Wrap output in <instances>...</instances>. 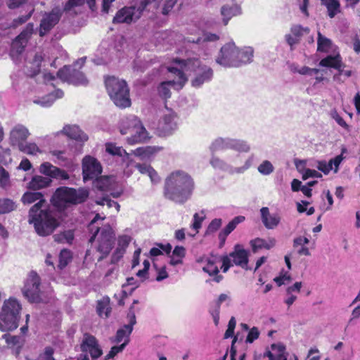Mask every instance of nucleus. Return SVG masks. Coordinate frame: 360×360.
<instances>
[{"label":"nucleus","mask_w":360,"mask_h":360,"mask_svg":"<svg viewBox=\"0 0 360 360\" xmlns=\"http://www.w3.org/2000/svg\"><path fill=\"white\" fill-rule=\"evenodd\" d=\"M319 65L326 68H333L336 69L339 73L345 77H349L352 75V71L349 70H344L345 65L342 62V58L339 53L332 56L329 55L321 60Z\"/></svg>","instance_id":"obj_19"},{"label":"nucleus","mask_w":360,"mask_h":360,"mask_svg":"<svg viewBox=\"0 0 360 360\" xmlns=\"http://www.w3.org/2000/svg\"><path fill=\"white\" fill-rule=\"evenodd\" d=\"M210 163L216 169H219L228 172L229 169H230V165L219 158L214 156V155H212L210 160Z\"/></svg>","instance_id":"obj_38"},{"label":"nucleus","mask_w":360,"mask_h":360,"mask_svg":"<svg viewBox=\"0 0 360 360\" xmlns=\"http://www.w3.org/2000/svg\"><path fill=\"white\" fill-rule=\"evenodd\" d=\"M160 0H141L139 6H124L120 9L112 19L114 24H131L136 22L141 16L147 6Z\"/></svg>","instance_id":"obj_9"},{"label":"nucleus","mask_w":360,"mask_h":360,"mask_svg":"<svg viewBox=\"0 0 360 360\" xmlns=\"http://www.w3.org/2000/svg\"><path fill=\"white\" fill-rule=\"evenodd\" d=\"M259 334L260 333L259 329L255 326L252 327L251 329L249 330L248 334L245 340V342L252 343L255 340L259 338Z\"/></svg>","instance_id":"obj_53"},{"label":"nucleus","mask_w":360,"mask_h":360,"mask_svg":"<svg viewBox=\"0 0 360 360\" xmlns=\"http://www.w3.org/2000/svg\"><path fill=\"white\" fill-rule=\"evenodd\" d=\"M59 133L65 134L70 139L82 142L88 139V136L76 125H66Z\"/></svg>","instance_id":"obj_24"},{"label":"nucleus","mask_w":360,"mask_h":360,"mask_svg":"<svg viewBox=\"0 0 360 360\" xmlns=\"http://www.w3.org/2000/svg\"><path fill=\"white\" fill-rule=\"evenodd\" d=\"M291 277L288 273H285L283 275H280L279 276L276 277L274 281L276 283L278 286H281L283 284H285V282L290 281Z\"/></svg>","instance_id":"obj_62"},{"label":"nucleus","mask_w":360,"mask_h":360,"mask_svg":"<svg viewBox=\"0 0 360 360\" xmlns=\"http://www.w3.org/2000/svg\"><path fill=\"white\" fill-rule=\"evenodd\" d=\"M9 182V174L2 167H0V185L6 186Z\"/></svg>","instance_id":"obj_58"},{"label":"nucleus","mask_w":360,"mask_h":360,"mask_svg":"<svg viewBox=\"0 0 360 360\" xmlns=\"http://www.w3.org/2000/svg\"><path fill=\"white\" fill-rule=\"evenodd\" d=\"M321 4L327 8L328 14L330 18L340 12V4L338 0H321Z\"/></svg>","instance_id":"obj_34"},{"label":"nucleus","mask_w":360,"mask_h":360,"mask_svg":"<svg viewBox=\"0 0 360 360\" xmlns=\"http://www.w3.org/2000/svg\"><path fill=\"white\" fill-rule=\"evenodd\" d=\"M89 196V191L84 188L76 190L68 187H60L56 189L51 198L53 206L58 209H64L70 204L84 202Z\"/></svg>","instance_id":"obj_5"},{"label":"nucleus","mask_w":360,"mask_h":360,"mask_svg":"<svg viewBox=\"0 0 360 360\" xmlns=\"http://www.w3.org/2000/svg\"><path fill=\"white\" fill-rule=\"evenodd\" d=\"M331 117L342 128L347 131H349V126L346 123L343 118L338 113L336 110H333L330 113Z\"/></svg>","instance_id":"obj_54"},{"label":"nucleus","mask_w":360,"mask_h":360,"mask_svg":"<svg viewBox=\"0 0 360 360\" xmlns=\"http://www.w3.org/2000/svg\"><path fill=\"white\" fill-rule=\"evenodd\" d=\"M39 172L46 176L39 175L34 176L28 184V188L30 189L36 191L49 186L52 182L51 178L59 180H67L70 177L66 171L48 162H44L40 165Z\"/></svg>","instance_id":"obj_4"},{"label":"nucleus","mask_w":360,"mask_h":360,"mask_svg":"<svg viewBox=\"0 0 360 360\" xmlns=\"http://www.w3.org/2000/svg\"><path fill=\"white\" fill-rule=\"evenodd\" d=\"M99 219H103V218H101L100 217V215L98 214H97L94 218L91 220V223L89 224V229L90 231H94V230L95 229L94 231V233L92 235V236L89 239V242L90 243H92L94 240H95V238L98 233V232L100 230V228L98 226H95V223L99 220Z\"/></svg>","instance_id":"obj_51"},{"label":"nucleus","mask_w":360,"mask_h":360,"mask_svg":"<svg viewBox=\"0 0 360 360\" xmlns=\"http://www.w3.org/2000/svg\"><path fill=\"white\" fill-rule=\"evenodd\" d=\"M316 167L319 170L321 171L325 174H328L333 169L331 164H330L329 162H326V161H319Z\"/></svg>","instance_id":"obj_60"},{"label":"nucleus","mask_w":360,"mask_h":360,"mask_svg":"<svg viewBox=\"0 0 360 360\" xmlns=\"http://www.w3.org/2000/svg\"><path fill=\"white\" fill-rule=\"evenodd\" d=\"M252 161H253V156L252 155L245 161L244 165L242 167H233L230 165V169H229L228 172L231 174H242L251 167V165L252 164Z\"/></svg>","instance_id":"obj_43"},{"label":"nucleus","mask_w":360,"mask_h":360,"mask_svg":"<svg viewBox=\"0 0 360 360\" xmlns=\"http://www.w3.org/2000/svg\"><path fill=\"white\" fill-rule=\"evenodd\" d=\"M63 12V10L60 7H55L50 12H45L43 14L39 27V34L41 37L48 34L58 23Z\"/></svg>","instance_id":"obj_12"},{"label":"nucleus","mask_w":360,"mask_h":360,"mask_svg":"<svg viewBox=\"0 0 360 360\" xmlns=\"http://www.w3.org/2000/svg\"><path fill=\"white\" fill-rule=\"evenodd\" d=\"M205 262L206 264L202 267L203 271L211 276H214L213 281L216 283H219L223 279V276L219 274V270L216 265V259L214 257L205 258Z\"/></svg>","instance_id":"obj_28"},{"label":"nucleus","mask_w":360,"mask_h":360,"mask_svg":"<svg viewBox=\"0 0 360 360\" xmlns=\"http://www.w3.org/2000/svg\"><path fill=\"white\" fill-rule=\"evenodd\" d=\"M72 260V255L70 250L63 249L60 251L59 255V264L58 267L62 269L65 268L69 262Z\"/></svg>","instance_id":"obj_41"},{"label":"nucleus","mask_w":360,"mask_h":360,"mask_svg":"<svg viewBox=\"0 0 360 360\" xmlns=\"http://www.w3.org/2000/svg\"><path fill=\"white\" fill-rule=\"evenodd\" d=\"M310 177L321 178L322 177V174L314 169H306L302 174V179L306 180Z\"/></svg>","instance_id":"obj_57"},{"label":"nucleus","mask_w":360,"mask_h":360,"mask_svg":"<svg viewBox=\"0 0 360 360\" xmlns=\"http://www.w3.org/2000/svg\"><path fill=\"white\" fill-rule=\"evenodd\" d=\"M126 347L124 345H115L111 347L109 353L105 356L104 360L113 359L117 354L122 352Z\"/></svg>","instance_id":"obj_52"},{"label":"nucleus","mask_w":360,"mask_h":360,"mask_svg":"<svg viewBox=\"0 0 360 360\" xmlns=\"http://www.w3.org/2000/svg\"><path fill=\"white\" fill-rule=\"evenodd\" d=\"M34 32L33 23H28L21 33L13 41L11 48L18 53H21Z\"/></svg>","instance_id":"obj_20"},{"label":"nucleus","mask_w":360,"mask_h":360,"mask_svg":"<svg viewBox=\"0 0 360 360\" xmlns=\"http://www.w3.org/2000/svg\"><path fill=\"white\" fill-rule=\"evenodd\" d=\"M33 9L30 11L27 15L19 16L18 18L13 19L10 27H16L23 23H25L32 15Z\"/></svg>","instance_id":"obj_55"},{"label":"nucleus","mask_w":360,"mask_h":360,"mask_svg":"<svg viewBox=\"0 0 360 360\" xmlns=\"http://www.w3.org/2000/svg\"><path fill=\"white\" fill-rule=\"evenodd\" d=\"M232 260V263L236 266H240L243 269L248 270V251L245 250L240 245L237 244L234 246V250L229 255Z\"/></svg>","instance_id":"obj_21"},{"label":"nucleus","mask_w":360,"mask_h":360,"mask_svg":"<svg viewBox=\"0 0 360 360\" xmlns=\"http://www.w3.org/2000/svg\"><path fill=\"white\" fill-rule=\"evenodd\" d=\"M112 178L109 176H102L97 181L96 186L99 190L108 191L112 184Z\"/></svg>","instance_id":"obj_47"},{"label":"nucleus","mask_w":360,"mask_h":360,"mask_svg":"<svg viewBox=\"0 0 360 360\" xmlns=\"http://www.w3.org/2000/svg\"><path fill=\"white\" fill-rule=\"evenodd\" d=\"M254 51L250 46L239 49V55L237 57V67L246 65L252 61Z\"/></svg>","instance_id":"obj_31"},{"label":"nucleus","mask_w":360,"mask_h":360,"mask_svg":"<svg viewBox=\"0 0 360 360\" xmlns=\"http://www.w3.org/2000/svg\"><path fill=\"white\" fill-rule=\"evenodd\" d=\"M115 240V234L109 226H105L101 229V236L99 238V245L98 251L101 252L103 256H101L98 260L103 259L104 256L109 254L112 248Z\"/></svg>","instance_id":"obj_18"},{"label":"nucleus","mask_w":360,"mask_h":360,"mask_svg":"<svg viewBox=\"0 0 360 360\" xmlns=\"http://www.w3.org/2000/svg\"><path fill=\"white\" fill-rule=\"evenodd\" d=\"M63 91L60 89H57L54 92L49 94L43 97L36 98L33 101L34 103L40 105L41 107H50L57 98H60L63 96Z\"/></svg>","instance_id":"obj_26"},{"label":"nucleus","mask_w":360,"mask_h":360,"mask_svg":"<svg viewBox=\"0 0 360 360\" xmlns=\"http://www.w3.org/2000/svg\"><path fill=\"white\" fill-rule=\"evenodd\" d=\"M131 241V237L127 235H123L118 238V247L117 248H122L125 252L126 248L129 245Z\"/></svg>","instance_id":"obj_56"},{"label":"nucleus","mask_w":360,"mask_h":360,"mask_svg":"<svg viewBox=\"0 0 360 360\" xmlns=\"http://www.w3.org/2000/svg\"><path fill=\"white\" fill-rule=\"evenodd\" d=\"M258 172L263 175H269L274 170V167L269 160L263 161L257 168Z\"/></svg>","instance_id":"obj_46"},{"label":"nucleus","mask_w":360,"mask_h":360,"mask_svg":"<svg viewBox=\"0 0 360 360\" xmlns=\"http://www.w3.org/2000/svg\"><path fill=\"white\" fill-rule=\"evenodd\" d=\"M44 56L41 52H37L34 54L32 61L26 65L27 69L26 73L30 77H34L40 72L41 63L43 61Z\"/></svg>","instance_id":"obj_27"},{"label":"nucleus","mask_w":360,"mask_h":360,"mask_svg":"<svg viewBox=\"0 0 360 360\" xmlns=\"http://www.w3.org/2000/svg\"><path fill=\"white\" fill-rule=\"evenodd\" d=\"M205 219V213L204 210H202L200 213H195L193 215V224L191 227L198 232V230L202 226V223Z\"/></svg>","instance_id":"obj_45"},{"label":"nucleus","mask_w":360,"mask_h":360,"mask_svg":"<svg viewBox=\"0 0 360 360\" xmlns=\"http://www.w3.org/2000/svg\"><path fill=\"white\" fill-rule=\"evenodd\" d=\"M18 149L28 155H36L40 152L39 147L34 143H25V141L18 146Z\"/></svg>","instance_id":"obj_39"},{"label":"nucleus","mask_w":360,"mask_h":360,"mask_svg":"<svg viewBox=\"0 0 360 360\" xmlns=\"http://www.w3.org/2000/svg\"><path fill=\"white\" fill-rule=\"evenodd\" d=\"M124 252L122 248H116L111 257V263L116 264L122 257Z\"/></svg>","instance_id":"obj_63"},{"label":"nucleus","mask_w":360,"mask_h":360,"mask_svg":"<svg viewBox=\"0 0 360 360\" xmlns=\"http://www.w3.org/2000/svg\"><path fill=\"white\" fill-rule=\"evenodd\" d=\"M275 244L276 240L274 238H270L269 241H266L265 240L259 238L251 240V245L254 252H256L257 250L262 248L269 250L273 248Z\"/></svg>","instance_id":"obj_33"},{"label":"nucleus","mask_w":360,"mask_h":360,"mask_svg":"<svg viewBox=\"0 0 360 360\" xmlns=\"http://www.w3.org/2000/svg\"><path fill=\"white\" fill-rule=\"evenodd\" d=\"M102 172L100 162L94 158L86 155L82 160V174L84 181L97 178Z\"/></svg>","instance_id":"obj_16"},{"label":"nucleus","mask_w":360,"mask_h":360,"mask_svg":"<svg viewBox=\"0 0 360 360\" xmlns=\"http://www.w3.org/2000/svg\"><path fill=\"white\" fill-rule=\"evenodd\" d=\"M75 65L74 66L65 65L58 71V77L63 82L75 86H86L89 83L88 79L83 72L75 68Z\"/></svg>","instance_id":"obj_11"},{"label":"nucleus","mask_w":360,"mask_h":360,"mask_svg":"<svg viewBox=\"0 0 360 360\" xmlns=\"http://www.w3.org/2000/svg\"><path fill=\"white\" fill-rule=\"evenodd\" d=\"M240 7L237 4L231 6L225 5L221 8V14L223 16V22L224 25L228 24L229 20L233 16L240 13Z\"/></svg>","instance_id":"obj_30"},{"label":"nucleus","mask_w":360,"mask_h":360,"mask_svg":"<svg viewBox=\"0 0 360 360\" xmlns=\"http://www.w3.org/2000/svg\"><path fill=\"white\" fill-rule=\"evenodd\" d=\"M15 209V203L10 199L0 200V214L8 213Z\"/></svg>","instance_id":"obj_44"},{"label":"nucleus","mask_w":360,"mask_h":360,"mask_svg":"<svg viewBox=\"0 0 360 360\" xmlns=\"http://www.w3.org/2000/svg\"><path fill=\"white\" fill-rule=\"evenodd\" d=\"M245 220V217L238 216L234 217L221 231L226 235H229L236 227V226Z\"/></svg>","instance_id":"obj_40"},{"label":"nucleus","mask_w":360,"mask_h":360,"mask_svg":"<svg viewBox=\"0 0 360 360\" xmlns=\"http://www.w3.org/2000/svg\"><path fill=\"white\" fill-rule=\"evenodd\" d=\"M221 260L222 262V271L226 273L229 269V268L233 265V264L228 255L223 256Z\"/></svg>","instance_id":"obj_61"},{"label":"nucleus","mask_w":360,"mask_h":360,"mask_svg":"<svg viewBox=\"0 0 360 360\" xmlns=\"http://www.w3.org/2000/svg\"><path fill=\"white\" fill-rule=\"evenodd\" d=\"M160 127L165 134H170L176 128L175 116L172 113L164 115L160 122Z\"/></svg>","instance_id":"obj_29"},{"label":"nucleus","mask_w":360,"mask_h":360,"mask_svg":"<svg viewBox=\"0 0 360 360\" xmlns=\"http://www.w3.org/2000/svg\"><path fill=\"white\" fill-rule=\"evenodd\" d=\"M120 131L122 134H131L127 139L130 144L145 141L148 139L146 129L135 115H130L123 117L120 123Z\"/></svg>","instance_id":"obj_7"},{"label":"nucleus","mask_w":360,"mask_h":360,"mask_svg":"<svg viewBox=\"0 0 360 360\" xmlns=\"http://www.w3.org/2000/svg\"><path fill=\"white\" fill-rule=\"evenodd\" d=\"M127 319L128 323L118 329L115 337L110 338L112 343L119 344L123 342L121 345H124L125 347L129 344V336L133 331L134 326L136 323L135 311L133 310V307H130Z\"/></svg>","instance_id":"obj_13"},{"label":"nucleus","mask_w":360,"mask_h":360,"mask_svg":"<svg viewBox=\"0 0 360 360\" xmlns=\"http://www.w3.org/2000/svg\"><path fill=\"white\" fill-rule=\"evenodd\" d=\"M96 203L100 205H106L108 207H115L117 212L120 211V206L118 202L111 200L108 195L103 196L99 200H96Z\"/></svg>","instance_id":"obj_48"},{"label":"nucleus","mask_w":360,"mask_h":360,"mask_svg":"<svg viewBox=\"0 0 360 360\" xmlns=\"http://www.w3.org/2000/svg\"><path fill=\"white\" fill-rule=\"evenodd\" d=\"M238 55H239V49L233 42H229L221 48L216 62L224 67H237Z\"/></svg>","instance_id":"obj_14"},{"label":"nucleus","mask_w":360,"mask_h":360,"mask_svg":"<svg viewBox=\"0 0 360 360\" xmlns=\"http://www.w3.org/2000/svg\"><path fill=\"white\" fill-rule=\"evenodd\" d=\"M30 136L29 130L22 124H16L10 132V141L13 146H18Z\"/></svg>","instance_id":"obj_22"},{"label":"nucleus","mask_w":360,"mask_h":360,"mask_svg":"<svg viewBox=\"0 0 360 360\" xmlns=\"http://www.w3.org/2000/svg\"><path fill=\"white\" fill-rule=\"evenodd\" d=\"M28 223L32 224L36 233L43 237L51 235L60 225L53 211L48 209L46 205L39 209L38 205L30 207Z\"/></svg>","instance_id":"obj_2"},{"label":"nucleus","mask_w":360,"mask_h":360,"mask_svg":"<svg viewBox=\"0 0 360 360\" xmlns=\"http://www.w3.org/2000/svg\"><path fill=\"white\" fill-rule=\"evenodd\" d=\"M291 32L295 36H301L304 33L308 34L309 32V29L308 27H302L300 25H297L291 29Z\"/></svg>","instance_id":"obj_64"},{"label":"nucleus","mask_w":360,"mask_h":360,"mask_svg":"<svg viewBox=\"0 0 360 360\" xmlns=\"http://www.w3.org/2000/svg\"><path fill=\"white\" fill-rule=\"evenodd\" d=\"M318 51L321 52H328L332 46V41L328 38L323 36L321 32H318Z\"/></svg>","instance_id":"obj_37"},{"label":"nucleus","mask_w":360,"mask_h":360,"mask_svg":"<svg viewBox=\"0 0 360 360\" xmlns=\"http://www.w3.org/2000/svg\"><path fill=\"white\" fill-rule=\"evenodd\" d=\"M105 150L113 156L128 157V153L122 147L117 146L113 143H107L105 144Z\"/></svg>","instance_id":"obj_35"},{"label":"nucleus","mask_w":360,"mask_h":360,"mask_svg":"<svg viewBox=\"0 0 360 360\" xmlns=\"http://www.w3.org/2000/svg\"><path fill=\"white\" fill-rule=\"evenodd\" d=\"M230 149L238 152L247 153L250 150V147L248 143L243 140L230 139Z\"/></svg>","instance_id":"obj_36"},{"label":"nucleus","mask_w":360,"mask_h":360,"mask_svg":"<svg viewBox=\"0 0 360 360\" xmlns=\"http://www.w3.org/2000/svg\"><path fill=\"white\" fill-rule=\"evenodd\" d=\"M194 182L186 172L177 170L172 172L165 179V195L178 203H184L191 196Z\"/></svg>","instance_id":"obj_1"},{"label":"nucleus","mask_w":360,"mask_h":360,"mask_svg":"<svg viewBox=\"0 0 360 360\" xmlns=\"http://www.w3.org/2000/svg\"><path fill=\"white\" fill-rule=\"evenodd\" d=\"M82 352H89L92 360L98 359L103 354V350L97 339L92 335L85 333L80 345Z\"/></svg>","instance_id":"obj_17"},{"label":"nucleus","mask_w":360,"mask_h":360,"mask_svg":"<svg viewBox=\"0 0 360 360\" xmlns=\"http://www.w3.org/2000/svg\"><path fill=\"white\" fill-rule=\"evenodd\" d=\"M21 306L15 300L5 301L0 313V330L1 331L13 330L18 328L19 314Z\"/></svg>","instance_id":"obj_8"},{"label":"nucleus","mask_w":360,"mask_h":360,"mask_svg":"<svg viewBox=\"0 0 360 360\" xmlns=\"http://www.w3.org/2000/svg\"><path fill=\"white\" fill-rule=\"evenodd\" d=\"M230 138H217L210 145V150L213 155L219 150L230 149Z\"/></svg>","instance_id":"obj_32"},{"label":"nucleus","mask_w":360,"mask_h":360,"mask_svg":"<svg viewBox=\"0 0 360 360\" xmlns=\"http://www.w3.org/2000/svg\"><path fill=\"white\" fill-rule=\"evenodd\" d=\"M174 62L184 75V72L187 71L194 72V78L192 79L191 84L195 88L200 87L204 83L211 81L213 77L212 69L206 65L202 64L198 58H188L187 60L176 58Z\"/></svg>","instance_id":"obj_3"},{"label":"nucleus","mask_w":360,"mask_h":360,"mask_svg":"<svg viewBox=\"0 0 360 360\" xmlns=\"http://www.w3.org/2000/svg\"><path fill=\"white\" fill-rule=\"evenodd\" d=\"M105 83L110 98L117 107L125 108L131 105L129 89L124 80L110 77Z\"/></svg>","instance_id":"obj_6"},{"label":"nucleus","mask_w":360,"mask_h":360,"mask_svg":"<svg viewBox=\"0 0 360 360\" xmlns=\"http://www.w3.org/2000/svg\"><path fill=\"white\" fill-rule=\"evenodd\" d=\"M21 200L23 204L38 205L39 209L46 205L44 195L40 192H26L22 196Z\"/></svg>","instance_id":"obj_25"},{"label":"nucleus","mask_w":360,"mask_h":360,"mask_svg":"<svg viewBox=\"0 0 360 360\" xmlns=\"http://www.w3.org/2000/svg\"><path fill=\"white\" fill-rule=\"evenodd\" d=\"M168 71L176 75L178 79L176 81L169 80L161 83L158 87V92L159 94L165 98H169L171 96L170 90L168 87L169 86L176 89H181L187 80L184 74L178 67H169Z\"/></svg>","instance_id":"obj_15"},{"label":"nucleus","mask_w":360,"mask_h":360,"mask_svg":"<svg viewBox=\"0 0 360 360\" xmlns=\"http://www.w3.org/2000/svg\"><path fill=\"white\" fill-rule=\"evenodd\" d=\"M221 219L216 218L212 220L205 231V235L208 236L216 232L221 226Z\"/></svg>","instance_id":"obj_49"},{"label":"nucleus","mask_w":360,"mask_h":360,"mask_svg":"<svg viewBox=\"0 0 360 360\" xmlns=\"http://www.w3.org/2000/svg\"><path fill=\"white\" fill-rule=\"evenodd\" d=\"M97 312L100 316H104L105 318L108 317L110 313L109 301L107 300L98 301L97 304Z\"/></svg>","instance_id":"obj_42"},{"label":"nucleus","mask_w":360,"mask_h":360,"mask_svg":"<svg viewBox=\"0 0 360 360\" xmlns=\"http://www.w3.org/2000/svg\"><path fill=\"white\" fill-rule=\"evenodd\" d=\"M261 219L264 226L268 229H275L280 223L281 218L278 214H271L266 207L260 209Z\"/></svg>","instance_id":"obj_23"},{"label":"nucleus","mask_w":360,"mask_h":360,"mask_svg":"<svg viewBox=\"0 0 360 360\" xmlns=\"http://www.w3.org/2000/svg\"><path fill=\"white\" fill-rule=\"evenodd\" d=\"M84 0H68L64 6L63 11H70L75 6H79L84 4Z\"/></svg>","instance_id":"obj_59"},{"label":"nucleus","mask_w":360,"mask_h":360,"mask_svg":"<svg viewBox=\"0 0 360 360\" xmlns=\"http://www.w3.org/2000/svg\"><path fill=\"white\" fill-rule=\"evenodd\" d=\"M154 153V149L152 147H141L138 148L134 150V154L141 158H147Z\"/></svg>","instance_id":"obj_50"},{"label":"nucleus","mask_w":360,"mask_h":360,"mask_svg":"<svg viewBox=\"0 0 360 360\" xmlns=\"http://www.w3.org/2000/svg\"><path fill=\"white\" fill-rule=\"evenodd\" d=\"M40 278L34 271H31L22 290L23 295L32 303L47 302L48 298L40 290Z\"/></svg>","instance_id":"obj_10"}]
</instances>
